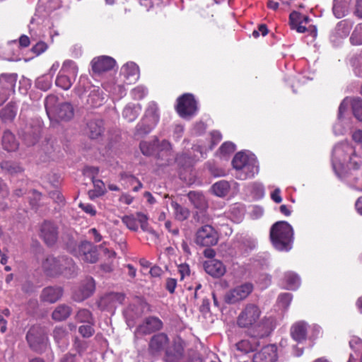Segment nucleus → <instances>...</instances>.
I'll return each instance as SVG.
<instances>
[{
    "mask_svg": "<svg viewBox=\"0 0 362 362\" xmlns=\"http://www.w3.org/2000/svg\"><path fill=\"white\" fill-rule=\"evenodd\" d=\"M262 315V310L258 305L246 303L237 317V325L240 328L247 329L253 337H267L274 329V320L272 317Z\"/></svg>",
    "mask_w": 362,
    "mask_h": 362,
    "instance_id": "nucleus-1",
    "label": "nucleus"
},
{
    "mask_svg": "<svg viewBox=\"0 0 362 362\" xmlns=\"http://www.w3.org/2000/svg\"><path fill=\"white\" fill-rule=\"evenodd\" d=\"M44 272L49 276L63 275L72 278L77 274V267L72 259L66 256L47 257L42 263Z\"/></svg>",
    "mask_w": 362,
    "mask_h": 362,
    "instance_id": "nucleus-2",
    "label": "nucleus"
},
{
    "mask_svg": "<svg viewBox=\"0 0 362 362\" xmlns=\"http://www.w3.org/2000/svg\"><path fill=\"white\" fill-rule=\"evenodd\" d=\"M232 165L236 170L235 177L239 180L252 178L259 172V165L255 156L243 151L235 155Z\"/></svg>",
    "mask_w": 362,
    "mask_h": 362,
    "instance_id": "nucleus-3",
    "label": "nucleus"
},
{
    "mask_svg": "<svg viewBox=\"0 0 362 362\" xmlns=\"http://www.w3.org/2000/svg\"><path fill=\"white\" fill-rule=\"evenodd\" d=\"M293 235V228L286 221L275 223L270 230L272 245L280 251H288L291 249Z\"/></svg>",
    "mask_w": 362,
    "mask_h": 362,
    "instance_id": "nucleus-4",
    "label": "nucleus"
},
{
    "mask_svg": "<svg viewBox=\"0 0 362 362\" xmlns=\"http://www.w3.org/2000/svg\"><path fill=\"white\" fill-rule=\"evenodd\" d=\"M58 98L53 95L45 100V107L47 116L51 120L68 121L74 117V108L69 103L57 104Z\"/></svg>",
    "mask_w": 362,
    "mask_h": 362,
    "instance_id": "nucleus-5",
    "label": "nucleus"
},
{
    "mask_svg": "<svg viewBox=\"0 0 362 362\" xmlns=\"http://www.w3.org/2000/svg\"><path fill=\"white\" fill-rule=\"evenodd\" d=\"M77 74L78 67L75 62L71 60H66L64 62L56 78L55 84L63 90H69L75 81Z\"/></svg>",
    "mask_w": 362,
    "mask_h": 362,
    "instance_id": "nucleus-6",
    "label": "nucleus"
},
{
    "mask_svg": "<svg viewBox=\"0 0 362 362\" xmlns=\"http://www.w3.org/2000/svg\"><path fill=\"white\" fill-rule=\"evenodd\" d=\"M354 153V146L348 142L336 145L332 151V167L337 174L343 169L349 156Z\"/></svg>",
    "mask_w": 362,
    "mask_h": 362,
    "instance_id": "nucleus-7",
    "label": "nucleus"
},
{
    "mask_svg": "<svg viewBox=\"0 0 362 362\" xmlns=\"http://www.w3.org/2000/svg\"><path fill=\"white\" fill-rule=\"evenodd\" d=\"M26 339L30 348L35 351L42 352L47 346V337L40 327H32L27 333Z\"/></svg>",
    "mask_w": 362,
    "mask_h": 362,
    "instance_id": "nucleus-8",
    "label": "nucleus"
},
{
    "mask_svg": "<svg viewBox=\"0 0 362 362\" xmlns=\"http://www.w3.org/2000/svg\"><path fill=\"white\" fill-rule=\"evenodd\" d=\"M253 288V284L249 282L238 285L226 293L224 300L228 304L237 303L247 298Z\"/></svg>",
    "mask_w": 362,
    "mask_h": 362,
    "instance_id": "nucleus-9",
    "label": "nucleus"
},
{
    "mask_svg": "<svg viewBox=\"0 0 362 362\" xmlns=\"http://www.w3.org/2000/svg\"><path fill=\"white\" fill-rule=\"evenodd\" d=\"M218 235L210 225H204L199 228L195 235V243L202 247H211L217 244Z\"/></svg>",
    "mask_w": 362,
    "mask_h": 362,
    "instance_id": "nucleus-10",
    "label": "nucleus"
},
{
    "mask_svg": "<svg viewBox=\"0 0 362 362\" xmlns=\"http://www.w3.org/2000/svg\"><path fill=\"white\" fill-rule=\"evenodd\" d=\"M176 110L182 117L194 115L197 110V102L190 93H185L177 100Z\"/></svg>",
    "mask_w": 362,
    "mask_h": 362,
    "instance_id": "nucleus-11",
    "label": "nucleus"
},
{
    "mask_svg": "<svg viewBox=\"0 0 362 362\" xmlns=\"http://www.w3.org/2000/svg\"><path fill=\"white\" fill-rule=\"evenodd\" d=\"M76 252L80 259L87 263L93 264L98 259L97 250L89 241L81 242Z\"/></svg>",
    "mask_w": 362,
    "mask_h": 362,
    "instance_id": "nucleus-12",
    "label": "nucleus"
},
{
    "mask_svg": "<svg viewBox=\"0 0 362 362\" xmlns=\"http://www.w3.org/2000/svg\"><path fill=\"white\" fill-rule=\"evenodd\" d=\"M17 77L16 74H1L0 76V105L4 103L8 96L14 92Z\"/></svg>",
    "mask_w": 362,
    "mask_h": 362,
    "instance_id": "nucleus-13",
    "label": "nucleus"
},
{
    "mask_svg": "<svg viewBox=\"0 0 362 362\" xmlns=\"http://www.w3.org/2000/svg\"><path fill=\"white\" fill-rule=\"evenodd\" d=\"M163 327L162 321L157 317H146L135 330V336L140 337L150 334L152 332L160 330Z\"/></svg>",
    "mask_w": 362,
    "mask_h": 362,
    "instance_id": "nucleus-14",
    "label": "nucleus"
},
{
    "mask_svg": "<svg viewBox=\"0 0 362 362\" xmlns=\"http://www.w3.org/2000/svg\"><path fill=\"white\" fill-rule=\"evenodd\" d=\"M95 289V281L88 277L81 281L78 288L74 292L73 298L77 302H81L93 295Z\"/></svg>",
    "mask_w": 362,
    "mask_h": 362,
    "instance_id": "nucleus-15",
    "label": "nucleus"
},
{
    "mask_svg": "<svg viewBox=\"0 0 362 362\" xmlns=\"http://www.w3.org/2000/svg\"><path fill=\"white\" fill-rule=\"evenodd\" d=\"M277 360V347L269 344L254 354L253 362H275Z\"/></svg>",
    "mask_w": 362,
    "mask_h": 362,
    "instance_id": "nucleus-16",
    "label": "nucleus"
},
{
    "mask_svg": "<svg viewBox=\"0 0 362 362\" xmlns=\"http://www.w3.org/2000/svg\"><path fill=\"white\" fill-rule=\"evenodd\" d=\"M115 65V59L107 56L94 58L91 62L92 70L96 74L107 71L112 69Z\"/></svg>",
    "mask_w": 362,
    "mask_h": 362,
    "instance_id": "nucleus-17",
    "label": "nucleus"
},
{
    "mask_svg": "<svg viewBox=\"0 0 362 362\" xmlns=\"http://www.w3.org/2000/svg\"><path fill=\"white\" fill-rule=\"evenodd\" d=\"M64 290L61 286H47L40 293V300L48 303H54L61 299Z\"/></svg>",
    "mask_w": 362,
    "mask_h": 362,
    "instance_id": "nucleus-18",
    "label": "nucleus"
},
{
    "mask_svg": "<svg viewBox=\"0 0 362 362\" xmlns=\"http://www.w3.org/2000/svg\"><path fill=\"white\" fill-rule=\"evenodd\" d=\"M40 235L45 240L47 245H54L58 237V232L57 227L49 221H45L40 229Z\"/></svg>",
    "mask_w": 362,
    "mask_h": 362,
    "instance_id": "nucleus-19",
    "label": "nucleus"
},
{
    "mask_svg": "<svg viewBox=\"0 0 362 362\" xmlns=\"http://www.w3.org/2000/svg\"><path fill=\"white\" fill-rule=\"evenodd\" d=\"M105 127L103 119L95 118L90 119L87 122L86 134L91 139H98L101 137L104 133Z\"/></svg>",
    "mask_w": 362,
    "mask_h": 362,
    "instance_id": "nucleus-20",
    "label": "nucleus"
},
{
    "mask_svg": "<svg viewBox=\"0 0 362 362\" xmlns=\"http://www.w3.org/2000/svg\"><path fill=\"white\" fill-rule=\"evenodd\" d=\"M256 245V240L247 234H241L236 238L235 247L241 253L249 252L254 250Z\"/></svg>",
    "mask_w": 362,
    "mask_h": 362,
    "instance_id": "nucleus-21",
    "label": "nucleus"
},
{
    "mask_svg": "<svg viewBox=\"0 0 362 362\" xmlns=\"http://www.w3.org/2000/svg\"><path fill=\"white\" fill-rule=\"evenodd\" d=\"M204 269L207 274L216 278L223 276L226 272V267L222 262L216 259H210L206 261Z\"/></svg>",
    "mask_w": 362,
    "mask_h": 362,
    "instance_id": "nucleus-22",
    "label": "nucleus"
},
{
    "mask_svg": "<svg viewBox=\"0 0 362 362\" xmlns=\"http://www.w3.org/2000/svg\"><path fill=\"white\" fill-rule=\"evenodd\" d=\"M121 74L131 83L138 79L139 69L135 63L132 62H127L122 67Z\"/></svg>",
    "mask_w": 362,
    "mask_h": 362,
    "instance_id": "nucleus-23",
    "label": "nucleus"
},
{
    "mask_svg": "<svg viewBox=\"0 0 362 362\" xmlns=\"http://www.w3.org/2000/svg\"><path fill=\"white\" fill-rule=\"evenodd\" d=\"M307 332L308 324L304 321L295 323L291 329L292 338L298 342H301L306 339Z\"/></svg>",
    "mask_w": 362,
    "mask_h": 362,
    "instance_id": "nucleus-24",
    "label": "nucleus"
},
{
    "mask_svg": "<svg viewBox=\"0 0 362 362\" xmlns=\"http://www.w3.org/2000/svg\"><path fill=\"white\" fill-rule=\"evenodd\" d=\"M168 342L167 335L160 333L154 335L149 343V349L151 353L157 354L164 349Z\"/></svg>",
    "mask_w": 362,
    "mask_h": 362,
    "instance_id": "nucleus-25",
    "label": "nucleus"
},
{
    "mask_svg": "<svg viewBox=\"0 0 362 362\" xmlns=\"http://www.w3.org/2000/svg\"><path fill=\"white\" fill-rule=\"evenodd\" d=\"M250 335L251 336L250 339H243L236 343L235 346L238 351L247 354L253 351L259 345L258 341L259 337Z\"/></svg>",
    "mask_w": 362,
    "mask_h": 362,
    "instance_id": "nucleus-26",
    "label": "nucleus"
},
{
    "mask_svg": "<svg viewBox=\"0 0 362 362\" xmlns=\"http://www.w3.org/2000/svg\"><path fill=\"white\" fill-rule=\"evenodd\" d=\"M159 117L157 104L154 102L149 103L142 119L148 120L150 126L156 127L159 121Z\"/></svg>",
    "mask_w": 362,
    "mask_h": 362,
    "instance_id": "nucleus-27",
    "label": "nucleus"
},
{
    "mask_svg": "<svg viewBox=\"0 0 362 362\" xmlns=\"http://www.w3.org/2000/svg\"><path fill=\"white\" fill-rule=\"evenodd\" d=\"M352 0H334L333 13L337 18L345 16L350 8Z\"/></svg>",
    "mask_w": 362,
    "mask_h": 362,
    "instance_id": "nucleus-28",
    "label": "nucleus"
},
{
    "mask_svg": "<svg viewBox=\"0 0 362 362\" xmlns=\"http://www.w3.org/2000/svg\"><path fill=\"white\" fill-rule=\"evenodd\" d=\"M72 312L70 306L60 304L56 307L52 313V318L55 321H62L67 319Z\"/></svg>",
    "mask_w": 362,
    "mask_h": 362,
    "instance_id": "nucleus-29",
    "label": "nucleus"
},
{
    "mask_svg": "<svg viewBox=\"0 0 362 362\" xmlns=\"http://www.w3.org/2000/svg\"><path fill=\"white\" fill-rule=\"evenodd\" d=\"M2 146L7 151H15L18 148V142L16 141L14 135L8 130L4 132Z\"/></svg>",
    "mask_w": 362,
    "mask_h": 362,
    "instance_id": "nucleus-30",
    "label": "nucleus"
},
{
    "mask_svg": "<svg viewBox=\"0 0 362 362\" xmlns=\"http://www.w3.org/2000/svg\"><path fill=\"white\" fill-rule=\"evenodd\" d=\"M183 355V348L180 344H175L166 351L165 360L167 362H177Z\"/></svg>",
    "mask_w": 362,
    "mask_h": 362,
    "instance_id": "nucleus-31",
    "label": "nucleus"
},
{
    "mask_svg": "<svg viewBox=\"0 0 362 362\" xmlns=\"http://www.w3.org/2000/svg\"><path fill=\"white\" fill-rule=\"evenodd\" d=\"M141 110V107L139 104H129L124 107L122 115L125 119L132 122L137 118Z\"/></svg>",
    "mask_w": 362,
    "mask_h": 362,
    "instance_id": "nucleus-32",
    "label": "nucleus"
},
{
    "mask_svg": "<svg viewBox=\"0 0 362 362\" xmlns=\"http://www.w3.org/2000/svg\"><path fill=\"white\" fill-rule=\"evenodd\" d=\"M188 198L195 208L202 211L205 210L207 206V202L204 196L199 192H190L188 194Z\"/></svg>",
    "mask_w": 362,
    "mask_h": 362,
    "instance_id": "nucleus-33",
    "label": "nucleus"
},
{
    "mask_svg": "<svg viewBox=\"0 0 362 362\" xmlns=\"http://www.w3.org/2000/svg\"><path fill=\"white\" fill-rule=\"evenodd\" d=\"M17 107L13 103H8L0 111V118L4 122H10L13 120L16 115Z\"/></svg>",
    "mask_w": 362,
    "mask_h": 362,
    "instance_id": "nucleus-34",
    "label": "nucleus"
},
{
    "mask_svg": "<svg viewBox=\"0 0 362 362\" xmlns=\"http://www.w3.org/2000/svg\"><path fill=\"white\" fill-rule=\"evenodd\" d=\"M171 206L174 210V216L177 220L180 221H185L189 216L190 212L187 208L180 205L174 201L171 202Z\"/></svg>",
    "mask_w": 362,
    "mask_h": 362,
    "instance_id": "nucleus-35",
    "label": "nucleus"
},
{
    "mask_svg": "<svg viewBox=\"0 0 362 362\" xmlns=\"http://www.w3.org/2000/svg\"><path fill=\"white\" fill-rule=\"evenodd\" d=\"M156 145H158V139H154L151 141H143L140 143L139 147L141 153L144 156H152L156 153Z\"/></svg>",
    "mask_w": 362,
    "mask_h": 362,
    "instance_id": "nucleus-36",
    "label": "nucleus"
},
{
    "mask_svg": "<svg viewBox=\"0 0 362 362\" xmlns=\"http://www.w3.org/2000/svg\"><path fill=\"white\" fill-rule=\"evenodd\" d=\"M230 189V185L226 180H221L214 183L211 187V190L214 194L223 197L226 196Z\"/></svg>",
    "mask_w": 362,
    "mask_h": 362,
    "instance_id": "nucleus-37",
    "label": "nucleus"
},
{
    "mask_svg": "<svg viewBox=\"0 0 362 362\" xmlns=\"http://www.w3.org/2000/svg\"><path fill=\"white\" fill-rule=\"evenodd\" d=\"M124 300V295L120 293H111L105 296L102 300L101 303H110L111 307H115L117 304H122Z\"/></svg>",
    "mask_w": 362,
    "mask_h": 362,
    "instance_id": "nucleus-38",
    "label": "nucleus"
},
{
    "mask_svg": "<svg viewBox=\"0 0 362 362\" xmlns=\"http://www.w3.org/2000/svg\"><path fill=\"white\" fill-rule=\"evenodd\" d=\"M285 281L286 283V288L289 290H295L298 288L300 284L299 276L296 274L291 272L285 274Z\"/></svg>",
    "mask_w": 362,
    "mask_h": 362,
    "instance_id": "nucleus-39",
    "label": "nucleus"
},
{
    "mask_svg": "<svg viewBox=\"0 0 362 362\" xmlns=\"http://www.w3.org/2000/svg\"><path fill=\"white\" fill-rule=\"evenodd\" d=\"M105 97L99 89L93 90L89 95L88 102L93 107H100L105 102Z\"/></svg>",
    "mask_w": 362,
    "mask_h": 362,
    "instance_id": "nucleus-40",
    "label": "nucleus"
},
{
    "mask_svg": "<svg viewBox=\"0 0 362 362\" xmlns=\"http://www.w3.org/2000/svg\"><path fill=\"white\" fill-rule=\"evenodd\" d=\"M52 83V76L48 74L38 77L35 81V86L44 91L49 90Z\"/></svg>",
    "mask_w": 362,
    "mask_h": 362,
    "instance_id": "nucleus-41",
    "label": "nucleus"
},
{
    "mask_svg": "<svg viewBox=\"0 0 362 362\" xmlns=\"http://www.w3.org/2000/svg\"><path fill=\"white\" fill-rule=\"evenodd\" d=\"M1 168L10 175H16L23 171V168L17 163L4 161L0 164Z\"/></svg>",
    "mask_w": 362,
    "mask_h": 362,
    "instance_id": "nucleus-42",
    "label": "nucleus"
},
{
    "mask_svg": "<svg viewBox=\"0 0 362 362\" xmlns=\"http://www.w3.org/2000/svg\"><path fill=\"white\" fill-rule=\"evenodd\" d=\"M53 337L57 344H67V332L64 328L61 327H56L53 331Z\"/></svg>",
    "mask_w": 362,
    "mask_h": 362,
    "instance_id": "nucleus-43",
    "label": "nucleus"
},
{
    "mask_svg": "<svg viewBox=\"0 0 362 362\" xmlns=\"http://www.w3.org/2000/svg\"><path fill=\"white\" fill-rule=\"evenodd\" d=\"M346 163L349 168L354 170H358L362 165V158L356 154V151L354 150V153L349 156Z\"/></svg>",
    "mask_w": 362,
    "mask_h": 362,
    "instance_id": "nucleus-44",
    "label": "nucleus"
},
{
    "mask_svg": "<svg viewBox=\"0 0 362 362\" xmlns=\"http://www.w3.org/2000/svg\"><path fill=\"white\" fill-rule=\"evenodd\" d=\"M76 318L81 322H87L93 325V319L91 313L87 309H81L78 311Z\"/></svg>",
    "mask_w": 362,
    "mask_h": 362,
    "instance_id": "nucleus-45",
    "label": "nucleus"
},
{
    "mask_svg": "<svg viewBox=\"0 0 362 362\" xmlns=\"http://www.w3.org/2000/svg\"><path fill=\"white\" fill-rule=\"evenodd\" d=\"M351 106L354 117L359 121H362V99H353L351 100Z\"/></svg>",
    "mask_w": 362,
    "mask_h": 362,
    "instance_id": "nucleus-46",
    "label": "nucleus"
},
{
    "mask_svg": "<svg viewBox=\"0 0 362 362\" xmlns=\"http://www.w3.org/2000/svg\"><path fill=\"white\" fill-rule=\"evenodd\" d=\"M155 127L150 126L149 122L144 119L136 125V133L138 135H146L151 132Z\"/></svg>",
    "mask_w": 362,
    "mask_h": 362,
    "instance_id": "nucleus-47",
    "label": "nucleus"
},
{
    "mask_svg": "<svg viewBox=\"0 0 362 362\" xmlns=\"http://www.w3.org/2000/svg\"><path fill=\"white\" fill-rule=\"evenodd\" d=\"M175 160L179 165L187 168L191 166L194 163L195 159L191 158L187 153H182L177 156Z\"/></svg>",
    "mask_w": 362,
    "mask_h": 362,
    "instance_id": "nucleus-48",
    "label": "nucleus"
},
{
    "mask_svg": "<svg viewBox=\"0 0 362 362\" xmlns=\"http://www.w3.org/2000/svg\"><path fill=\"white\" fill-rule=\"evenodd\" d=\"M122 221L123 223L126 225V226L132 230H137L138 229V223L136 218L133 216H124Z\"/></svg>",
    "mask_w": 362,
    "mask_h": 362,
    "instance_id": "nucleus-49",
    "label": "nucleus"
},
{
    "mask_svg": "<svg viewBox=\"0 0 362 362\" xmlns=\"http://www.w3.org/2000/svg\"><path fill=\"white\" fill-rule=\"evenodd\" d=\"M132 98L135 100H141L147 94V89L141 86H137L132 90Z\"/></svg>",
    "mask_w": 362,
    "mask_h": 362,
    "instance_id": "nucleus-50",
    "label": "nucleus"
},
{
    "mask_svg": "<svg viewBox=\"0 0 362 362\" xmlns=\"http://www.w3.org/2000/svg\"><path fill=\"white\" fill-rule=\"evenodd\" d=\"M289 23L291 28H293L299 23H303V15L296 11L292 12L289 16Z\"/></svg>",
    "mask_w": 362,
    "mask_h": 362,
    "instance_id": "nucleus-51",
    "label": "nucleus"
},
{
    "mask_svg": "<svg viewBox=\"0 0 362 362\" xmlns=\"http://www.w3.org/2000/svg\"><path fill=\"white\" fill-rule=\"evenodd\" d=\"M93 325L88 324L86 325H81L78 328L79 333L83 337H91L94 333V329L92 327Z\"/></svg>",
    "mask_w": 362,
    "mask_h": 362,
    "instance_id": "nucleus-52",
    "label": "nucleus"
},
{
    "mask_svg": "<svg viewBox=\"0 0 362 362\" xmlns=\"http://www.w3.org/2000/svg\"><path fill=\"white\" fill-rule=\"evenodd\" d=\"M48 48V45L43 41H40L37 42L33 47L32 52L35 53L36 55H40L42 53L45 52Z\"/></svg>",
    "mask_w": 362,
    "mask_h": 362,
    "instance_id": "nucleus-53",
    "label": "nucleus"
},
{
    "mask_svg": "<svg viewBox=\"0 0 362 362\" xmlns=\"http://www.w3.org/2000/svg\"><path fill=\"white\" fill-rule=\"evenodd\" d=\"M219 150L223 154H229L235 151V146L232 142H225L221 146Z\"/></svg>",
    "mask_w": 362,
    "mask_h": 362,
    "instance_id": "nucleus-54",
    "label": "nucleus"
},
{
    "mask_svg": "<svg viewBox=\"0 0 362 362\" xmlns=\"http://www.w3.org/2000/svg\"><path fill=\"white\" fill-rule=\"evenodd\" d=\"M94 189L98 192V194H104L105 193V187L104 182L101 180L92 177Z\"/></svg>",
    "mask_w": 362,
    "mask_h": 362,
    "instance_id": "nucleus-55",
    "label": "nucleus"
},
{
    "mask_svg": "<svg viewBox=\"0 0 362 362\" xmlns=\"http://www.w3.org/2000/svg\"><path fill=\"white\" fill-rule=\"evenodd\" d=\"M171 150V144L167 140H163L160 143L158 141V145H156V151L159 154L163 151L168 153Z\"/></svg>",
    "mask_w": 362,
    "mask_h": 362,
    "instance_id": "nucleus-56",
    "label": "nucleus"
},
{
    "mask_svg": "<svg viewBox=\"0 0 362 362\" xmlns=\"http://www.w3.org/2000/svg\"><path fill=\"white\" fill-rule=\"evenodd\" d=\"M292 300V296L291 293H282L279 296V300L285 308H287Z\"/></svg>",
    "mask_w": 362,
    "mask_h": 362,
    "instance_id": "nucleus-57",
    "label": "nucleus"
},
{
    "mask_svg": "<svg viewBox=\"0 0 362 362\" xmlns=\"http://www.w3.org/2000/svg\"><path fill=\"white\" fill-rule=\"evenodd\" d=\"M350 103H351V100L348 98H346L342 100V102L341 103V104L339 107V112H338L339 119L341 118L343 113L346 111Z\"/></svg>",
    "mask_w": 362,
    "mask_h": 362,
    "instance_id": "nucleus-58",
    "label": "nucleus"
},
{
    "mask_svg": "<svg viewBox=\"0 0 362 362\" xmlns=\"http://www.w3.org/2000/svg\"><path fill=\"white\" fill-rule=\"evenodd\" d=\"M252 190L258 197H262L264 193V187L260 183L254 182L251 185Z\"/></svg>",
    "mask_w": 362,
    "mask_h": 362,
    "instance_id": "nucleus-59",
    "label": "nucleus"
},
{
    "mask_svg": "<svg viewBox=\"0 0 362 362\" xmlns=\"http://www.w3.org/2000/svg\"><path fill=\"white\" fill-rule=\"evenodd\" d=\"M178 273L180 279H183L185 276H189L190 273L189 267L187 264H181L178 266Z\"/></svg>",
    "mask_w": 362,
    "mask_h": 362,
    "instance_id": "nucleus-60",
    "label": "nucleus"
},
{
    "mask_svg": "<svg viewBox=\"0 0 362 362\" xmlns=\"http://www.w3.org/2000/svg\"><path fill=\"white\" fill-rule=\"evenodd\" d=\"M78 206L83 211L90 214V216H95L96 214L95 209L90 204L80 203Z\"/></svg>",
    "mask_w": 362,
    "mask_h": 362,
    "instance_id": "nucleus-61",
    "label": "nucleus"
},
{
    "mask_svg": "<svg viewBox=\"0 0 362 362\" xmlns=\"http://www.w3.org/2000/svg\"><path fill=\"white\" fill-rule=\"evenodd\" d=\"M49 196L55 202L58 204H62L64 202V197L59 191H52L49 192Z\"/></svg>",
    "mask_w": 362,
    "mask_h": 362,
    "instance_id": "nucleus-62",
    "label": "nucleus"
},
{
    "mask_svg": "<svg viewBox=\"0 0 362 362\" xmlns=\"http://www.w3.org/2000/svg\"><path fill=\"white\" fill-rule=\"evenodd\" d=\"M177 286V281L175 279L169 278L166 281L165 288L170 293H173Z\"/></svg>",
    "mask_w": 362,
    "mask_h": 362,
    "instance_id": "nucleus-63",
    "label": "nucleus"
},
{
    "mask_svg": "<svg viewBox=\"0 0 362 362\" xmlns=\"http://www.w3.org/2000/svg\"><path fill=\"white\" fill-rule=\"evenodd\" d=\"M165 228L175 236L179 235V228L177 226H173L170 221H166L165 222Z\"/></svg>",
    "mask_w": 362,
    "mask_h": 362,
    "instance_id": "nucleus-64",
    "label": "nucleus"
}]
</instances>
